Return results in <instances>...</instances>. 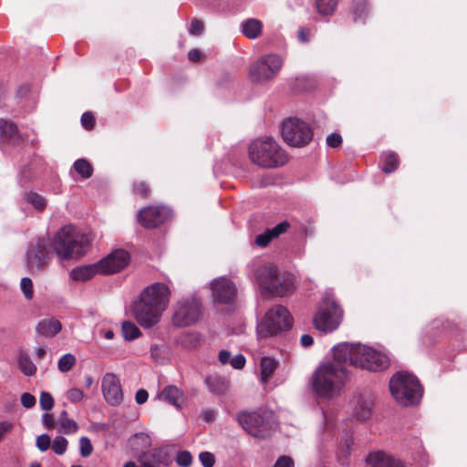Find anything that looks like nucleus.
Returning <instances> with one entry per match:
<instances>
[{
  "mask_svg": "<svg viewBox=\"0 0 467 467\" xmlns=\"http://www.w3.org/2000/svg\"><path fill=\"white\" fill-rule=\"evenodd\" d=\"M249 157L253 163L263 168H276L287 161L285 150L272 138L254 140L249 146Z\"/></svg>",
  "mask_w": 467,
  "mask_h": 467,
  "instance_id": "obj_5",
  "label": "nucleus"
},
{
  "mask_svg": "<svg viewBox=\"0 0 467 467\" xmlns=\"http://www.w3.org/2000/svg\"><path fill=\"white\" fill-rule=\"evenodd\" d=\"M260 366L261 379L263 382H265L276 369L277 362L272 358L264 357L261 358Z\"/></svg>",
  "mask_w": 467,
  "mask_h": 467,
  "instance_id": "obj_29",
  "label": "nucleus"
},
{
  "mask_svg": "<svg viewBox=\"0 0 467 467\" xmlns=\"http://www.w3.org/2000/svg\"><path fill=\"white\" fill-rule=\"evenodd\" d=\"M389 390L394 400L405 407L418 404L423 393L419 379L407 371H399L391 377Z\"/></svg>",
  "mask_w": 467,
  "mask_h": 467,
  "instance_id": "obj_4",
  "label": "nucleus"
},
{
  "mask_svg": "<svg viewBox=\"0 0 467 467\" xmlns=\"http://www.w3.org/2000/svg\"><path fill=\"white\" fill-rule=\"evenodd\" d=\"M334 354L337 358L368 371H381L389 365L387 355L367 345L338 344L334 347Z\"/></svg>",
  "mask_w": 467,
  "mask_h": 467,
  "instance_id": "obj_2",
  "label": "nucleus"
},
{
  "mask_svg": "<svg viewBox=\"0 0 467 467\" xmlns=\"http://www.w3.org/2000/svg\"><path fill=\"white\" fill-rule=\"evenodd\" d=\"M213 300L217 303L229 304L236 294L234 283L226 277H219L211 283Z\"/></svg>",
  "mask_w": 467,
  "mask_h": 467,
  "instance_id": "obj_19",
  "label": "nucleus"
},
{
  "mask_svg": "<svg viewBox=\"0 0 467 467\" xmlns=\"http://www.w3.org/2000/svg\"><path fill=\"white\" fill-rule=\"evenodd\" d=\"M133 441L136 450L146 449L151 444V439L150 435L144 432L136 433L133 437Z\"/></svg>",
  "mask_w": 467,
  "mask_h": 467,
  "instance_id": "obj_40",
  "label": "nucleus"
},
{
  "mask_svg": "<svg viewBox=\"0 0 467 467\" xmlns=\"http://www.w3.org/2000/svg\"><path fill=\"white\" fill-rule=\"evenodd\" d=\"M84 396V392L78 388H72L67 391V400L73 403L80 402Z\"/></svg>",
  "mask_w": 467,
  "mask_h": 467,
  "instance_id": "obj_46",
  "label": "nucleus"
},
{
  "mask_svg": "<svg viewBox=\"0 0 467 467\" xmlns=\"http://www.w3.org/2000/svg\"><path fill=\"white\" fill-rule=\"evenodd\" d=\"M293 318L283 306H275L265 315L257 326L259 337H274L292 327Z\"/></svg>",
  "mask_w": 467,
  "mask_h": 467,
  "instance_id": "obj_7",
  "label": "nucleus"
},
{
  "mask_svg": "<svg viewBox=\"0 0 467 467\" xmlns=\"http://www.w3.org/2000/svg\"><path fill=\"white\" fill-rule=\"evenodd\" d=\"M76 361L77 359L74 355L70 353L65 354L59 358L57 368L63 373L68 372L75 366Z\"/></svg>",
  "mask_w": 467,
  "mask_h": 467,
  "instance_id": "obj_38",
  "label": "nucleus"
},
{
  "mask_svg": "<svg viewBox=\"0 0 467 467\" xmlns=\"http://www.w3.org/2000/svg\"><path fill=\"white\" fill-rule=\"evenodd\" d=\"M256 279L260 287L274 296H285L294 289V278L289 273H279L274 265H265L256 271Z\"/></svg>",
  "mask_w": 467,
  "mask_h": 467,
  "instance_id": "obj_6",
  "label": "nucleus"
},
{
  "mask_svg": "<svg viewBox=\"0 0 467 467\" xmlns=\"http://www.w3.org/2000/svg\"><path fill=\"white\" fill-rule=\"evenodd\" d=\"M21 404L25 408L30 409L36 405V398L32 394L25 392L21 396Z\"/></svg>",
  "mask_w": 467,
  "mask_h": 467,
  "instance_id": "obj_52",
  "label": "nucleus"
},
{
  "mask_svg": "<svg viewBox=\"0 0 467 467\" xmlns=\"http://www.w3.org/2000/svg\"><path fill=\"white\" fill-rule=\"evenodd\" d=\"M140 467H158L160 464L169 462V455L162 448H155L137 454Z\"/></svg>",
  "mask_w": 467,
  "mask_h": 467,
  "instance_id": "obj_20",
  "label": "nucleus"
},
{
  "mask_svg": "<svg viewBox=\"0 0 467 467\" xmlns=\"http://www.w3.org/2000/svg\"><path fill=\"white\" fill-rule=\"evenodd\" d=\"M341 318L342 310L334 298L326 296L313 321L317 330L327 333L335 330L339 326Z\"/></svg>",
  "mask_w": 467,
  "mask_h": 467,
  "instance_id": "obj_10",
  "label": "nucleus"
},
{
  "mask_svg": "<svg viewBox=\"0 0 467 467\" xmlns=\"http://www.w3.org/2000/svg\"><path fill=\"white\" fill-rule=\"evenodd\" d=\"M21 291L26 299L30 300L33 298L34 288L32 280L29 277H23L20 282Z\"/></svg>",
  "mask_w": 467,
  "mask_h": 467,
  "instance_id": "obj_42",
  "label": "nucleus"
},
{
  "mask_svg": "<svg viewBox=\"0 0 467 467\" xmlns=\"http://www.w3.org/2000/svg\"><path fill=\"white\" fill-rule=\"evenodd\" d=\"M289 228V223L286 221L281 222L272 229H269L274 238L278 237L280 234L285 233Z\"/></svg>",
  "mask_w": 467,
  "mask_h": 467,
  "instance_id": "obj_51",
  "label": "nucleus"
},
{
  "mask_svg": "<svg viewBox=\"0 0 467 467\" xmlns=\"http://www.w3.org/2000/svg\"><path fill=\"white\" fill-rule=\"evenodd\" d=\"M149 398V394L147 390L144 389H139L135 394V400L138 404L141 405L144 404Z\"/></svg>",
  "mask_w": 467,
  "mask_h": 467,
  "instance_id": "obj_57",
  "label": "nucleus"
},
{
  "mask_svg": "<svg viewBox=\"0 0 467 467\" xmlns=\"http://www.w3.org/2000/svg\"><path fill=\"white\" fill-rule=\"evenodd\" d=\"M313 337L310 335H303L300 338L301 345L304 348H308L313 344Z\"/></svg>",
  "mask_w": 467,
  "mask_h": 467,
  "instance_id": "obj_63",
  "label": "nucleus"
},
{
  "mask_svg": "<svg viewBox=\"0 0 467 467\" xmlns=\"http://www.w3.org/2000/svg\"><path fill=\"white\" fill-rule=\"evenodd\" d=\"M62 329V325L56 318H47L41 320L36 327L37 332L46 337H52Z\"/></svg>",
  "mask_w": 467,
  "mask_h": 467,
  "instance_id": "obj_24",
  "label": "nucleus"
},
{
  "mask_svg": "<svg viewBox=\"0 0 467 467\" xmlns=\"http://www.w3.org/2000/svg\"><path fill=\"white\" fill-rule=\"evenodd\" d=\"M42 422L47 429H52L55 426L54 417L49 413H44L42 415Z\"/></svg>",
  "mask_w": 467,
  "mask_h": 467,
  "instance_id": "obj_59",
  "label": "nucleus"
},
{
  "mask_svg": "<svg viewBox=\"0 0 467 467\" xmlns=\"http://www.w3.org/2000/svg\"><path fill=\"white\" fill-rule=\"evenodd\" d=\"M121 328L124 338L129 341L134 340L141 335L139 327L130 321H124Z\"/></svg>",
  "mask_w": 467,
  "mask_h": 467,
  "instance_id": "obj_33",
  "label": "nucleus"
},
{
  "mask_svg": "<svg viewBox=\"0 0 467 467\" xmlns=\"http://www.w3.org/2000/svg\"><path fill=\"white\" fill-rule=\"evenodd\" d=\"M171 216V211L166 206H150L138 213V220L146 228H154L165 223Z\"/></svg>",
  "mask_w": 467,
  "mask_h": 467,
  "instance_id": "obj_18",
  "label": "nucleus"
},
{
  "mask_svg": "<svg viewBox=\"0 0 467 467\" xmlns=\"http://www.w3.org/2000/svg\"><path fill=\"white\" fill-rule=\"evenodd\" d=\"M218 358H219V361L221 362V364H223V365L230 364L231 365V360L233 358L229 351L223 349L219 352Z\"/></svg>",
  "mask_w": 467,
  "mask_h": 467,
  "instance_id": "obj_58",
  "label": "nucleus"
},
{
  "mask_svg": "<svg viewBox=\"0 0 467 467\" xmlns=\"http://www.w3.org/2000/svg\"><path fill=\"white\" fill-rule=\"evenodd\" d=\"M382 171L386 173L393 172L399 166V159L396 153L388 152L382 155Z\"/></svg>",
  "mask_w": 467,
  "mask_h": 467,
  "instance_id": "obj_31",
  "label": "nucleus"
},
{
  "mask_svg": "<svg viewBox=\"0 0 467 467\" xmlns=\"http://www.w3.org/2000/svg\"><path fill=\"white\" fill-rule=\"evenodd\" d=\"M16 133V127L5 120L0 119V141L12 138Z\"/></svg>",
  "mask_w": 467,
  "mask_h": 467,
  "instance_id": "obj_35",
  "label": "nucleus"
},
{
  "mask_svg": "<svg viewBox=\"0 0 467 467\" xmlns=\"http://www.w3.org/2000/svg\"><path fill=\"white\" fill-rule=\"evenodd\" d=\"M188 57L191 61L197 62L202 57V52L199 49H192L188 54Z\"/></svg>",
  "mask_w": 467,
  "mask_h": 467,
  "instance_id": "obj_61",
  "label": "nucleus"
},
{
  "mask_svg": "<svg viewBox=\"0 0 467 467\" xmlns=\"http://www.w3.org/2000/svg\"><path fill=\"white\" fill-rule=\"evenodd\" d=\"M208 389L216 396H224L229 389V382L219 376H209L205 379Z\"/></svg>",
  "mask_w": 467,
  "mask_h": 467,
  "instance_id": "obj_25",
  "label": "nucleus"
},
{
  "mask_svg": "<svg viewBox=\"0 0 467 467\" xmlns=\"http://www.w3.org/2000/svg\"><path fill=\"white\" fill-rule=\"evenodd\" d=\"M98 273L100 274L99 263L75 267L70 273V277L78 282H85L94 277Z\"/></svg>",
  "mask_w": 467,
  "mask_h": 467,
  "instance_id": "obj_22",
  "label": "nucleus"
},
{
  "mask_svg": "<svg viewBox=\"0 0 467 467\" xmlns=\"http://www.w3.org/2000/svg\"><path fill=\"white\" fill-rule=\"evenodd\" d=\"M203 29V25L199 20H193L190 26L189 32L192 35H199Z\"/></svg>",
  "mask_w": 467,
  "mask_h": 467,
  "instance_id": "obj_56",
  "label": "nucleus"
},
{
  "mask_svg": "<svg viewBox=\"0 0 467 467\" xmlns=\"http://www.w3.org/2000/svg\"><path fill=\"white\" fill-rule=\"evenodd\" d=\"M274 239V236L269 229L265 231V233L258 234L255 237L254 243L259 247H265L267 244Z\"/></svg>",
  "mask_w": 467,
  "mask_h": 467,
  "instance_id": "obj_45",
  "label": "nucleus"
},
{
  "mask_svg": "<svg viewBox=\"0 0 467 467\" xmlns=\"http://www.w3.org/2000/svg\"><path fill=\"white\" fill-rule=\"evenodd\" d=\"M79 451L82 457H88L93 451V446L88 437H81L79 439Z\"/></svg>",
  "mask_w": 467,
  "mask_h": 467,
  "instance_id": "obj_43",
  "label": "nucleus"
},
{
  "mask_svg": "<svg viewBox=\"0 0 467 467\" xmlns=\"http://www.w3.org/2000/svg\"><path fill=\"white\" fill-rule=\"evenodd\" d=\"M36 445L40 451H46L51 445L50 437L47 434H41L36 438Z\"/></svg>",
  "mask_w": 467,
  "mask_h": 467,
  "instance_id": "obj_47",
  "label": "nucleus"
},
{
  "mask_svg": "<svg viewBox=\"0 0 467 467\" xmlns=\"http://www.w3.org/2000/svg\"><path fill=\"white\" fill-rule=\"evenodd\" d=\"M284 140L292 147H304L310 142L313 132L309 125L299 119H288L282 124Z\"/></svg>",
  "mask_w": 467,
  "mask_h": 467,
  "instance_id": "obj_12",
  "label": "nucleus"
},
{
  "mask_svg": "<svg viewBox=\"0 0 467 467\" xmlns=\"http://www.w3.org/2000/svg\"><path fill=\"white\" fill-rule=\"evenodd\" d=\"M245 365V358L242 354H238L231 360V366L235 369H241Z\"/></svg>",
  "mask_w": 467,
  "mask_h": 467,
  "instance_id": "obj_55",
  "label": "nucleus"
},
{
  "mask_svg": "<svg viewBox=\"0 0 467 467\" xmlns=\"http://www.w3.org/2000/svg\"><path fill=\"white\" fill-rule=\"evenodd\" d=\"M374 401L370 396L359 397L357 400L354 415L360 420H366L370 417Z\"/></svg>",
  "mask_w": 467,
  "mask_h": 467,
  "instance_id": "obj_23",
  "label": "nucleus"
},
{
  "mask_svg": "<svg viewBox=\"0 0 467 467\" xmlns=\"http://www.w3.org/2000/svg\"><path fill=\"white\" fill-rule=\"evenodd\" d=\"M158 397L177 408H180L183 401L182 392L175 386L166 387Z\"/></svg>",
  "mask_w": 467,
  "mask_h": 467,
  "instance_id": "obj_27",
  "label": "nucleus"
},
{
  "mask_svg": "<svg viewBox=\"0 0 467 467\" xmlns=\"http://www.w3.org/2000/svg\"><path fill=\"white\" fill-rule=\"evenodd\" d=\"M199 460L203 467H213L215 462L214 455L209 451H202Z\"/></svg>",
  "mask_w": 467,
  "mask_h": 467,
  "instance_id": "obj_48",
  "label": "nucleus"
},
{
  "mask_svg": "<svg viewBox=\"0 0 467 467\" xmlns=\"http://www.w3.org/2000/svg\"><path fill=\"white\" fill-rule=\"evenodd\" d=\"M368 13V4L365 0H357L354 2L352 16L355 22H359Z\"/></svg>",
  "mask_w": 467,
  "mask_h": 467,
  "instance_id": "obj_36",
  "label": "nucleus"
},
{
  "mask_svg": "<svg viewBox=\"0 0 467 467\" xmlns=\"http://www.w3.org/2000/svg\"><path fill=\"white\" fill-rule=\"evenodd\" d=\"M176 461L178 465L182 467H188L191 465L192 462V457L189 451H183L177 455Z\"/></svg>",
  "mask_w": 467,
  "mask_h": 467,
  "instance_id": "obj_49",
  "label": "nucleus"
},
{
  "mask_svg": "<svg viewBox=\"0 0 467 467\" xmlns=\"http://www.w3.org/2000/svg\"><path fill=\"white\" fill-rule=\"evenodd\" d=\"M90 242L88 234L72 224H67L61 227L55 234L52 247L60 259L66 260L85 254Z\"/></svg>",
  "mask_w": 467,
  "mask_h": 467,
  "instance_id": "obj_3",
  "label": "nucleus"
},
{
  "mask_svg": "<svg viewBox=\"0 0 467 467\" xmlns=\"http://www.w3.org/2000/svg\"><path fill=\"white\" fill-rule=\"evenodd\" d=\"M18 367L21 372L26 376H33L36 372V367L31 360V358L21 353L18 358Z\"/></svg>",
  "mask_w": 467,
  "mask_h": 467,
  "instance_id": "obj_30",
  "label": "nucleus"
},
{
  "mask_svg": "<svg viewBox=\"0 0 467 467\" xmlns=\"http://www.w3.org/2000/svg\"><path fill=\"white\" fill-rule=\"evenodd\" d=\"M171 324L176 327H187L195 325L202 317V305L193 296L177 300L171 308Z\"/></svg>",
  "mask_w": 467,
  "mask_h": 467,
  "instance_id": "obj_8",
  "label": "nucleus"
},
{
  "mask_svg": "<svg viewBox=\"0 0 467 467\" xmlns=\"http://www.w3.org/2000/svg\"><path fill=\"white\" fill-rule=\"evenodd\" d=\"M238 422L252 436L258 439L268 438L275 429L272 415L267 411L240 412Z\"/></svg>",
  "mask_w": 467,
  "mask_h": 467,
  "instance_id": "obj_9",
  "label": "nucleus"
},
{
  "mask_svg": "<svg viewBox=\"0 0 467 467\" xmlns=\"http://www.w3.org/2000/svg\"><path fill=\"white\" fill-rule=\"evenodd\" d=\"M52 451L57 454L62 455L66 452L67 448V440L62 436H57L51 444Z\"/></svg>",
  "mask_w": 467,
  "mask_h": 467,
  "instance_id": "obj_41",
  "label": "nucleus"
},
{
  "mask_svg": "<svg viewBox=\"0 0 467 467\" xmlns=\"http://www.w3.org/2000/svg\"><path fill=\"white\" fill-rule=\"evenodd\" d=\"M75 171L83 178L88 179L92 176L93 168L91 164L85 159H78L73 165Z\"/></svg>",
  "mask_w": 467,
  "mask_h": 467,
  "instance_id": "obj_32",
  "label": "nucleus"
},
{
  "mask_svg": "<svg viewBox=\"0 0 467 467\" xmlns=\"http://www.w3.org/2000/svg\"><path fill=\"white\" fill-rule=\"evenodd\" d=\"M24 199L33 207L38 210H43L47 205L46 199L34 192H26L24 194Z\"/></svg>",
  "mask_w": 467,
  "mask_h": 467,
  "instance_id": "obj_34",
  "label": "nucleus"
},
{
  "mask_svg": "<svg viewBox=\"0 0 467 467\" xmlns=\"http://www.w3.org/2000/svg\"><path fill=\"white\" fill-rule=\"evenodd\" d=\"M242 33L249 39H255L261 36L263 23L256 18H248L241 24Z\"/></svg>",
  "mask_w": 467,
  "mask_h": 467,
  "instance_id": "obj_26",
  "label": "nucleus"
},
{
  "mask_svg": "<svg viewBox=\"0 0 467 467\" xmlns=\"http://www.w3.org/2000/svg\"><path fill=\"white\" fill-rule=\"evenodd\" d=\"M39 404L42 410H50L54 407V399L52 395L47 391L41 392Z\"/></svg>",
  "mask_w": 467,
  "mask_h": 467,
  "instance_id": "obj_44",
  "label": "nucleus"
},
{
  "mask_svg": "<svg viewBox=\"0 0 467 467\" xmlns=\"http://www.w3.org/2000/svg\"><path fill=\"white\" fill-rule=\"evenodd\" d=\"M333 358V360L321 364L311 379L313 390L328 399L339 395L348 379L346 359L337 358L334 353Z\"/></svg>",
  "mask_w": 467,
  "mask_h": 467,
  "instance_id": "obj_1",
  "label": "nucleus"
},
{
  "mask_svg": "<svg viewBox=\"0 0 467 467\" xmlns=\"http://www.w3.org/2000/svg\"><path fill=\"white\" fill-rule=\"evenodd\" d=\"M274 467H294V461L289 456L279 457Z\"/></svg>",
  "mask_w": 467,
  "mask_h": 467,
  "instance_id": "obj_54",
  "label": "nucleus"
},
{
  "mask_svg": "<svg viewBox=\"0 0 467 467\" xmlns=\"http://www.w3.org/2000/svg\"><path fill=\"white\" fill-rule=\"evenodd\" d=\"M368 467H405L404 463L385 452L375 451L367 457Z\"/></svg>",
  "mask_w": 467,
  "mask_h": 467,
  "instance_id": "obj_21",
  "label": "nucleus"
},
{
  "mask_svg": "<svg viewBox=\"0 0 467 467\" xmlns=\"http://www.w3.org/2000/svg\"><path fill=\"white\" fill-rule=\"evenodd\" d=\"M342 142V138L338 133H331L327 137V143L331 148L338 147Z\"/></svg>",
  "mask_w": 467,
  "mask_h": 467,
  "instance_id": "obj_53",
  "label": "nucleus"
},
{
  "mask_svg": "<svg viewBox=\"0 0 467 467\" xmlns=\"http://www.w3.org/2000/svg\"><path fill=\"white\" fill-rule=\"evenodd\" d=\"M81 124L86 130H92L95 126V118L91 112H85L81 117Z\"/></svg>",
  "mask_w": 467,
  "mask_h": 467,
  "instance_id": "obj_50",
  "label": "nucleus"
},
{
  "mask_svg": "<svg viewBox=\"0 0 467 467\" xmlns=\"http://www.w3.org/2000/svg\"><path fill=\"white\" fill-rule=\"evenodd\" d=\"M130 254L124 249L113 250L99 262L100 274L109 275L123 270L130 263Z\"/></svg>",
  "mask_w": 467,
  "mask_h": 467,
  "instance_id": "obj_17",
  "label": "nucleus"
},
{
  "mask_svg": "<svg viewBox=\"0 0 467 467\" xmlns=\"http://www.w3.org/2000/svg\"><path fill=\"white\" fill-rule=\"evenodd\" d=\"M317 11L323 16L331 15L337 6V0H317Z\"/></svg>",
  "mask_w": 467,
  "mask_h": 467,
  "instance_id": "obj_39",
  "label": "nucleus"
},
{
  "mask_svg": "<svg viewBox=\"0 0 467 467\" xmlns=\"http://www.w3.org/2000/svg\"><path fill=\"white\" fill-rule=\"evenodd\" d=\"M30 89L31 87L28 84H25L17 89V96L21 98L26 97V95L30 92Z\"/></svg>",
  "mask_w": 467,
  "mask_h": 467,
  "instance_id": "obj_64",
  "label": "nucleus"
},
{
  "mask_svg": "<svg viewBox=\"0 0 467 467\" xmlns=\"http://www.w3.org/2000/svg\"><path fill=\"white\" fill-rule=\"evenodd\" d=\"M283 60L276 54L263 56L254 62L249 69L253 82L264 83L274 79L281 70Z\"/></svg>",
  "mask_w": 467,
  "mask_h": 467,
  "instance_id": "obj_11",
  "label": "nucleus"
},
{
  "mask_svg": "<svg viewBox=\"0 0 467 467\" xmlns=\"http://www.w3.org/2000/svg\"><path fill=\"white\" fill-rule=\"evenodd\" d=\"M134 192L140 195H146L148 193V187L145 183L140 182L134 185Z\"/></svg>",
  "mask_w": 467,
  "mask_h": 467,
  "instance_id": "obj_62",
  "label": "nucleus"
},
{
  "mask_svg": "<svg viewBox=\"0 0 467 467\" xmlns=\"http://www.w3.org/2000/svg\"><path fill=\"white\" fill-rule=\"evenodd\" d=\"M176 342L187 349L196 348L201 342V336L196 332H183L178 336Z\"/></svg>",
  "mask_w": 467,
  "mask_h": 467,
  "instance_id": "obj_28",
  "label": "nucleus"
},
{
  "mask_svg": "<svg viewBox=\"0 0 467 467\" xmlns=\"http://www.w3.org/2000/svg\"><path fill=\"white\" fill-rule=\"evenodd\" d=\"M59 429L58 431L64 434H72L78 431V423L71 419L63 418L57 420Z\"/></svg>",
  "mask_w": 467,
  "mask_h": 467,
  "instance_id": "obj_37",
  "label": "nucleus"
},
{
  "mask_svg": "<svg viewBox=\"0 0 467 467\" xmlns=\"http://www.w3.org/2000/svg\"><path fill=\"white\" fill-rule=\"evenodd\" d=\"M163 312V310L140 299L135 303V318L143 328H150L157 325Z\"/></svg>",
  "mask_w": 467,
  "mask_h": 467,
  "instance_id": "obj_16",
  "label": "nucleus"
},
{
  "mask_svg": "<svg viewBox=\"0 0 467 467\" xmlns=\"http://www.w3.org/2000/svg\"><path fill=\"white\" fill-rule=\"evenodd\" d=\"M101 391L106 402L111 406H119L123 400V390L119 378L114 374L106 373L101 380Z\"/></svg>",
  "mask_w": 467,
  "mask_h": 467,
  "instance_id": "obj_15",
  "label": "nucleus"
},
{
  "mask_svg": "<svg viewBox=\"0 0 467 467\" xmlns=\"http://www.w3.org/2000/svg\"><path fill=\"white\" fill-rule=\"evenodd\" d=\"M50 253L45 239L36 238L29 243L26 251V264L31 273L43 270L48 265Z\"/></svg>",
  "mask_w": 467,
  "mask_h": 467,
  "instance_id": "obj_13",
  "label": "nucleus"
},
{
  "mask_svg": "<svg viewBox=\"0 0 467 467\" xmlns=\"http://www.w3.org/2000/svg\"><path fill=\"white\" fill-rule=\"evenodd\" d=\"M170 296L171 291L166 284L154 283L142 291L139 299L165 311Z\"/></svg>",
  "mask_w": 467,
  "mask_h": 467,
  "instance_id": "obj_14",
  "label": "nucleus"
},
{
  "mask_svg": "<svg viewBox=\"0 0 467 467\" xmlns=\"http://www.w3.org/2000/svg\"><path fill=\"white\" fill-rule=\"evenodd\" d=\"M12 423L8 421L0 422V441L3 439L4 435L9 432L12 430Z\"/></svg>",
  "mask_w": 467,
  "mask_h": 467,
  "instance_id": "obj_60",
  "label": "nucleus"
}]
</instances>
